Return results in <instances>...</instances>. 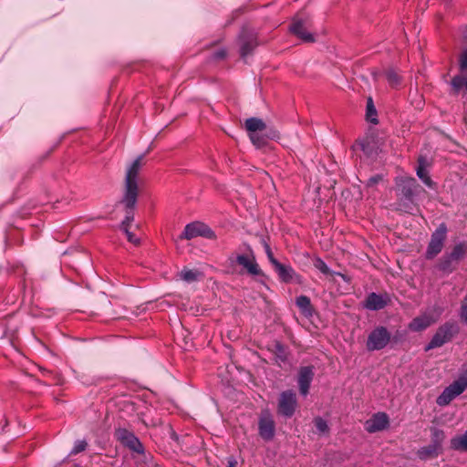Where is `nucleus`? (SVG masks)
Listing matches in <instances>:
<instances>
[{
  "instance_id": "obj_1",
  "label": "nucleus",
  "mask_w": 467,
  "mask_h": 467,
  "mask_svg": "<svg viewBox=\"0 0 467 467\" xmlns=\"http://www.w3.org/2000/svg\"><path fill=\"white\" fill-rule=\"evenodd\" d=\"M144 154L138 156L127 168L123 194L119 203L125 208L126 215L121 222V230L129 229L134 220L133 210L139 196V173L143 166Z\"/></svg>"
},
{
  "instance_id": "obj_2",
  "label": "nucleus",
  "mask_w": 467,
  "mask_h": 467,
  "mask_svg": "<svg viewBox=\"0 0 467 467\" xmlns=\"http://www.w3.org/2000/svg\"><path fill=\"white\" fill-rule=\"evenodd\" d=\"M465 389H467V368L460 374L455 381L444 389L436 402L439 406H446Z\"/></svg>"
},
{
  "instance_id": "obj_3",
  "label": "nucleus",
  "mask_w": 467,
  "mask_h": 467,
  "mask_svg": "<svg viewBox=\"0 0 467 467\" xmlns=\"http://www.w3.org/2000/svg\"><path fill=\"white\" fill-rule=\"evenodd\" d=\"M458 332L459 327L455 322H446L437 329L431 340L426 346L425 350L441 347L451 341Z\"/></svg>"
},
{
  "instance_id": "obj_4",
  "label": "nucleus",
  "mask_w": 467,
  "mask_h": 467,
  "mask_svg": "<svg viewBox=\"0 0 467 467\" xmlns=\"http://www.w3.org/2000/svg\"><path fill=\"white\" fill-rule=\"evenodd\" d=\"M447 226L444 223H442L431 234V240L426 251L427 259H432L441 252L447 237Z\"/></svg>"
},
{
  "instance_id": "obj_5",
  "label": "nucleus",
  "mask_w": 467,
  "mask_h": 467,
  "mask_svg": "<svg viewBox=\"0 0 467 467\" xmlns=\"http://www.w3.org/2000/svg\"><path fill=\"white\" fill-rule=\"evenodd\" d=\"M391 335L385 327H378L368 337L367 348L369 351L383 349L390 341Z\"/></svg>"
},
{
  "instance_id": "obj_6",
  "label": "nucleus",
  "mask_w": 467,
  "mask_h": 467,
  "mask_svg": "<svg viewBox=\"0 0 467 467\" xmlns=\"http://www.w3.org/2000/svg\"><path fill=\"white\" fill-rule=\"evenodd\" d=\"M115 437L123 446L127 447L131 451L139 454H142L144 452L142 443L132 431L125 428H118L115 431Z\"/></svg>"
},
{
  "instance_id": "obj_7",
  "label": "nucleus",
  "mask_w": 467,
  "mask_h": 467,
  "mask_svg": "<svg viewBox=\"0 0 467 467\" xmlns=\"http://www.w3.org/2000/svg\"><path fill=\"white\" fill-rule=\"evenodd\" d=\"M238 39L240 44V55L243 59H245L259 45L257 33L254 29L243 28Z\"/></svg>"
},
{
  "instance_id": "obj_8",
  "label": "nucleus",
  "mask_w": 467,
  "mask_h": 467,
  "mask_svg": "<svg viewBox=\"0 0 467 467\" xmlns=\"http://www.w3.org/2000/svg\"><path fill=\"white\" fill-rule=\"evenodd\" d=\"M296 395L293 390L281 392L278 400L277 411L285 418H291L296 410Z\"/></svg>"
},
{
  "instance_id": "obj_9",
  "label": "nucleus",
  "mask_w": 467,
  "mask_h": 467,
  "mask_svg": "<svg viewBox=\"0 0 467 467\" xmlns=\"http://www.w3.org/2000/svg\"><path fill=\"white\" fill-rule=\"evenodd\" d=\"M197 236H202L208 239H214L215 234L206 224L200 222H194L188 223L185 226L184 231L181 234V238L186 240H191Z\"/></svg>"
},
{
  "instance_id": "obj_10",
  "label": "nucleus",
  "mask_w": 467,
  "mask_h": 467,
  "mask_svg": "<svg viewBox=\"0 0 467 467\" xmlns=\"http://www.w3.org/2000/svg\"><path fill=\"white\" fill-rule=\"evenodd\" d=\"M258 431L260 437L266 441H271L275 433V423L268 410L261 411L258 420Z\"/></svg>"
},
{
  "instance_id": "obj_11",
  "label": "nucleus",
  "mask_w": 467,
  "mask_h": 467,
  "mask_svg": "<svg viewBox=\"0 0 467 467\" xmlns=\"http://www.w3.org/2000/svg\"><path fill=\"white\" fill-rule=\"evenodd\" d=\"M229 260L232 264L236 263L243 266L250 275H259L262 271L255 261L253 251L249 248V254L231 255Z\"/></svg>"
},
{
  "instance_id": "obj_12",
  "label": "nucleus",
  "mask_w": 467,
  "mask_h": 467,
  "mask_svg": "<svg viewBox=\"0 0 467 467\" xmlns=\"http://www.w3.org/2000/svg\"><path fill=\"white\" fill-rule=\"evenodd\" d=\"M397 190L399 194L411 202L420 185L412 177H400L397 179Z\"/></svg>"
},
{
  "instance_id": "obj_13",
  "label": "nucleus",
  "mask_w": 467,
  "mask_h": 467,
  "mask_svg": "<svg viewBox=\"0 0 467 467\" xmlns=\"http://www.w3.org/2000/svg\"><path fill=\"white\" fill-rule=\"evenodd\" d=\"M389 423V416L385 412H378L365 422V429L368 432L374 433L387 429Z\"/></svg>"
},
{
  "instance_id": "obj_14",
  "label": "nucleus",
  "mask_w": 467,
  "mask_h": 467,
  "mask_svg": "<svg viewBox=\"0 0 467 467\" xmlns=\"http://www.w3.org/2000/svg\"><path fill=\"white\" fill-rule=\"evenodd\" d=\"M273 267L282 282H295L297 284L302 283L301 276L296 273L291 265L278 262L277 265H274Z\"/></svg>"
},
{
  "instance_id": "obj_15",
  "label": "nucleus",
  "mask_w": 467,
  "mask_h": 467,
  "mask_svg": "<svg viewBox=\"0 0 467 467\" xmlns=\"http://www.w3.org/2000/svg\"><path fill=\"white\" fill-rule=\"evenodd\" d=\"M290 31L302 41L312 43L315 41L314 36L307 30L306 22L300 18H295L290 25Z\"/></svg>"
},
{
  "instance_id": "obj_16",
  "label": "nucleus",
  "mask_w": 467,
  "mask_h": 467,
  "mask_svg": "<svg viewBox=\"0 0 467 467\" xmlns=\"http://www.w3.org/2000/svg\"><path fill=\"white\" fill-rule=\"evenodd\" d=\"M441 311L439 310L436 314V317H433L431 314L424 313L423 315L417 317L412 319V321L409 325V328L411 331L419 332L426 329L431 324L435 323L441 315Z\"/></svg>"
},
{
  "instance_id": "obj_17",
  "label": "nucleus",
  "mask_w": 467,
  "mask_h": 467,
  "mask_svg": "<svg viewBox=\"0 0 467 467\" xmlns=\"http://www.w3.org/2000/svg\"><path fill=\"white\" fill-rule=\"evenodd\" d=\"M313 378L314 371L312 367L306 366L300 368L297 382L301 395L306 396L308 394Z\"/></svg>"
},
{
  "instance_id": "obj_18",
  "label": "nucleus",
  "mask_w": 467,
  "mask_h": 467,
  "mask_svg": "<svg viewBox=\"0 0 467 467\" xmlns=\"http://www.w3.org/2000/svg\"><path fill=\"white\" fill-rule=\"evenodd\" d=\"M389 302V296L387 295H379L376 293H370L367 299L364 302V307L372 310L378 311L383 309Z\"/></svg>"
},
{
  "instance_id": "obj_19",
  "label": "nucleus",
  "mask_w": 467,
  "mask_h": 467,
  "mask_svg": "<svg viewBox=\"0 0 467 467\" xmlns=\"http://www.w3.org/2000/svg\"><path fill=\"white\" fill-rule=\"evenodd\" d=\"M452 95H461L467 98V74L461 73L454 76L451 80Z\"/></svg>"
},
{
  "instance_id": "obj_20",
  "label": "nucleus",
  "mask_w": 467,
  "mask_h": 467,
  "mask_svg": "<svg viewBox=\"0 0 467 467\" xmlns=\"http://www.w3.org/2000/svg\"><path fill=\"white\" fill-rule=\"evenodd\" d=\"M442 452V450L430 443L427 446L421 447L418 450L417 455L420 460H428L431 458H436Z\"/></svg>"
},
{
  "instance_id": "obj_21",
  "label": "nucleus",
  "mask_w": 467,
  "mask_h": 467,
  "mask_svg": "<svg viewBox=\"0 0 467 467\" xmlns=\"http://www.w3.org/2000/svg\"><path fill=\"white\" fill-rule=\"evenodd\" d=\"M244 127L249 133H257L266 130V124L262 119L252 117L245 120Z\"/></svg>"
},
{
  "instance_id": "obj_22",
  "label": "nucleus",
  "mask_w": 467,
  "mask_h": 467,
  "mask_svg": "<svg viewBox=\"0 0 467 467\" xmlns=\"http://www.w3.org/2000/svg\"><path fill=\"white\" fill-rule=\"evenodd\" d=\"M296 305L300 309L301 313L309 317L313 314L310 298L306 296H299L296 299Z\"/></svg>"
},
{
  "instance_id": "obj_23",
  "label": "nucleus",
  "mask_w": 467,
  "mask_h": 467,
  "mask_svg": "<svg viewBox=\"0 0 467 467\" xmlns=\"http://www.w3.org/2000/svg\"><path fill=\"white\" fill-rule=\"evenodd\" d=\"M450 443L452 450L467 451V431L462 435L453 437Z\"/></svg>"
},
{
  "instance_id": "obj_24",
  "label": "nucleus",
  "mask_w": 467,
  "mask_h": 467,
  "mask_svg": "<svg viewBox=\"0 0 467 467\" xmlns=\"http://www.w3.org/2000/svg\"><path fill=\"white\" fill-rule=\"evenodd\" d=\"M417 176L425 183L427 186L431 187L432 181L428 175L425 170V160L423 158L419 159V166L416 170Z\"/></svg>"
},
{
  "instance_id": "obj_25",
  "label": "nucleus",
  "mask_w": 467,
  "mask_h": 467,
  "mask_svg": "<svg viewBox=\"0 0 467 467\" xmlns=\"http://www.w3.org/2000/svg\"><path fill=\"white\" fill-rule=\"evenodd\" d=\"M431 443L442 450V443L445 440L444 431L437 428H431Z\"/></svg>"
},
{
  "instance_id": "obj_26",
  "label": "nucleus",
  "mask_w": 467,
  "mask_h": 467,
  "mask_svg": "<svg viewBox=\"0 0 467 467\" xmlns=\"http://www.w3.org/2000/svg\"><path fill=\"white\" fill-rule=\"evenodd\" d=\"M467 251V245L464 243L456 244L452 251L449 254L451 258L454 259L455 262L461 260Z\"/></svg>"
},
{
  "instance_id": "obj_27",
  "label": "nucleus",
  "mask_w": 467,
  "mask_h": 467,
  "mask_svg": "<svg viewBox=\"0 0 467 467\" xmlns=\"http://www.w3.org/2000/svg\"><path fill=\"white\" fill-rule=\"evenodd\" d=\"M454 262V259L451 258V255L449 254H446L441 259L439 268L443 272L451 273L454 269L452 265Z\"/></svg>"
},
{
  "instance_id": "obj_28",
  "label": "nucleus",
  "mask_w": 467,
  "mask_h": 467,
  "mask_svg": "<svg viewBox=\"0 0 467 467\" xmlns=\"http://www.w3.org/2000/svg\"><path fill=\"white\" fill-rule=\"evenodd\" d=\"M201 273L198 270L183 269L180 273V276L182 280L192 283L197 281Z\"/></svg>"
},
{
  "instance_id": "obj_29",
  "label": "nucleus",
  "mask_w": 467,
  "mask_h": 467,
  "mask_svg": "<svg viewBox=\"0 0 467 467\" xmlns=\"http://www.w3.org/2000/svg\"><path fill=\"white\" fill-rule=\"evenodd\" d=\"M367 119L373 124L378 123L377 110L371 98H368L367 101Z\"/></svg>"
},
{
  "instance_id": "obj_30",
  "label": "nucleus",
  "mask_w": 467,
  "mask_h": 467,
  "mask_svg": "<svg viewBox=\"0 0 467 467\" xmlns=\"http://www.w3.org/2000/svg\"><path fill=\"white\" fill-rule=\"evenodd\" d=\"M463 36L467 39V28ZM459 69L461 73L467 74V47L463 48L459 56Z\"/></svg>"
},
{
  "instance_id": "obj_31",
  "label": "nucleus",
  "mask_w": 467,
  "mask_h": 467,
  "mask_svg": "<svg viewBox=\"0 0 467 467\" xmlns=\"http://www.w3.org/2000/svg\"><path fill=\"white\" fill-rule=\"evenodd\" d=\"M385 76H386V78L389 81V85L392 87H397L400 82V76L392 68H389L388 70H386Z\"/></svg>"
},
{
  "instance_id": "obj_32",
  "label": "nucleus",
  "mask_w": 467,
  "mask_h": 467,
  "mask_svg": "<svg viewBox=\"0 0 467 467\" xmlns=\"http://www.w3.org/2000/svg\"><path fill=\"white\" fill-rule=\"evenodd\" d=\"M87 446H88V443L85 440H78L75 442V444L70 451V454L76 455V454L85 451Z\"/></svg>"
},
{
  "instance_id": "obj_33",
  "label": "nucleus",
  "mask_w": 467,
  "mask_h": 467,
  "mask_svg": "<svg viewBox=\"0 0 467 467\" xmlns=\"http://www.w3.org/2000/svg\"><path fill=\"white\" fill-rule=\"evenodd\" d=\"M249 137L252 143L257 148H260L265 144V138L259 135L258 133H249Z\"/></svg>"
},
{
  "instance_id": "obj_34",
  "label": "nucleus",
  "mask_w": 467,
  "mask_h": 467,
  "mask_svg": "<svg viewBox=\"0 0 467 467\" xmlns=\"http://www.w3.org/2000/svg\"><path fill=\"white\" fill-rule=\"evenodd\" d=\"M275 353L276 358L281 361H285L286 360V351H285V347L282 344L277 342L275 345Z\"/></svg>"
},
{
  "instance_id": "obj_35",
  "label": "nucleus",
  "mask_w": 467,
  "mask_h": 467,
  "mask_svg": "<svg viewBox=\"0 0 467 467\" xmlns=\"http://www.w3.org/2000/svg\"><path fill=\"white\" fill-rule=\"evenodd\" d=\"M315 425L319 433H325L328 431L327 421L320 417L315 419Z\"/></svg>"
},
{
  "instance_id": "obj_36",
  "label": "nucleus",
  "mask_w": 467,
  "mask_h": 467,
  "mask_svg": "<svg viewBox=\"0 0 467 467\" xmlns=\"http://www.w3.org/2000/svg\"><path fill=\"white\" fill-rule=\"evenodd\" d=\"M314 265L317 269H318L322 274L328 275L330 274L329 267L322 259H317L314 263Z\"/></svg>"
},
{
  "instance_id": "obj_37",
  "label": "nucleus",
  "mask_w": 467,
  "mask_h": 467,
  "mask_svg": "<svg viewBox=\"0 0 467 467\" xmlns=\"http://www.w3.org/2000/svg\"><path fill=\"white\" fill-rule=\"evenodd\" d=\"M264 247H265V251L267 255V258H268L269 262L271 263L272 266L277 265L278 261L275 258L269 244L267 243H264Z\"/></svg>"
},
{
  "instance_id": "obj_38",
  "label": "nucleus",
  "mask_w": 467,
  "mask_h": 467,
  "mask_svg": "<svg viewBox=\"0 0 467 467\" xmlns=\"http://www.w3.org/2000/svg\"><path fill=\"white\" fill-rule=\"evenodd\" d=\"M125 233L127 239L130 243L138 245L140 244V238L136 237L134 234H132L130 229L123 230Z\"/></svg>"
},
{
  "instance_id": "obj_39",
  "label": "nucleus",
  "mask_w": 467,
  "mask_h": 467,
  "mask_svg": "<svg viewBox=\"0 0 467 467\" xmlns=\"http://www.w3.org/2000/svg\"><path fill=\"white\" fill-rule=\"evenodd\" d=\"M382 179H383V177L379 174L372 176L368 180L367 185L368 187H372V186L376 185L377 183H379L380 181H382Z\"/></svg>"
},
{
  "instance_id": "obj_40",
  "label": "nucleus",
  "mask_w": 467,
  "mask_h": 467,
  "mask_svg": "<svg viewBox=\"0 0 467 467\" xmlns=\"http://www.w3.org/2000/svg\"><path fill=\"white\" fill-rule=\"evenodd\" d=\"M226 57V50L222 48L213 54V58L215 60L223 59Z\"/></svg>"
},
{
  "instance_id": "obj_41",
  "label": "nucleus",
  "mask_w": 467,
  "mask_h": 467,
  "mask_svg": "<svg viewBox=\"0 0 467 467\" xmlns=\"http://www.w3.org/2000/svg\"><path fill=\"white\" fill-rule=\"evenodd\" d=\"M237 464V462L234 458H230L228 461V466L227 467H235Z\"/></svg>"
},
{
  "instance_id": "obj_42",
  "label": "nucleus",
  "mask_w": 467,
  "mask_h": 467,
  "mask_svg": "<svg viewBox=\"0 0 467 467\" xmlns=\"http://www.w3.org/2000/svg\"><path fill=\"white\" fill-rule=\"evenodd\" d=\"M276 137L275 131H271L270 134L266 135V138L275 139Z\"/></svg>"
},
{
  "instance_id": "obj_43",
  "label": "nucleus",
  "mask_w": 467,
  "mask_h": 467,
  "mask_svg": "<svg viewBox=\"0 0 467 467\" xmlns=\"http://www.w3.org/2000/svg\"><path fill=\"white\" fill-rule=\"evenodd\" d=\"M361 148H362V150H363L364 151L366 150V149H365V144H364V143H361Z\"/></svg>"
}]
</instances>
